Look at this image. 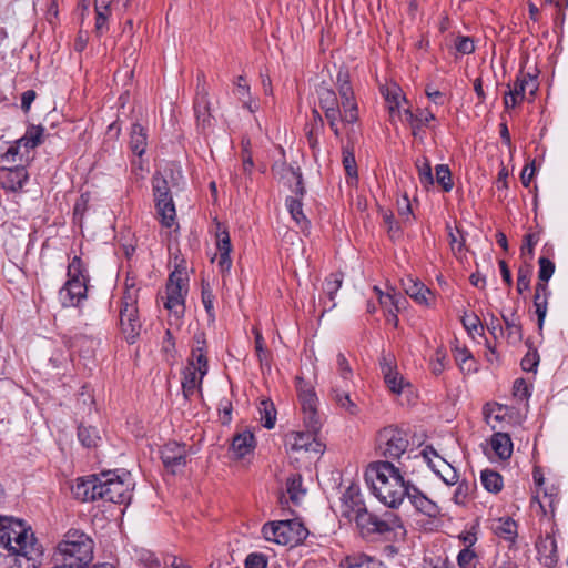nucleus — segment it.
<instances>
[{"label":"nucleus","mask_w":568,"mask_h":568,"mask_svg":"<svg viewBox=\"0 0 568 568\" xmlns=\"http://www.w3.org/2000/svg\"><path fill=\"white\" fill-rule=\"evenodd\" d=\"M532 84V89L530 91V95H535L538 90V83L536 77L531 75L530 73H524L520 72L516 81L514 82V87L511 88L508 84V91L505 92L507 97H510V99L516 98L519 103H521L525 99L527 85Z\"/></svg>","instance_id":"obj_21"},{"label":"nucleus","mask_w":568,"mask_h":568,"mask_svg":"<svg viewBox=\"0 0 568 568\" xmlns=\"http://www.w3.org/2000/svg\"><path fill=\"white\" fill-rule=\"evenodd\" d=\"M408 446L407 434L397 427H384L377 434L376 452L388 462L398 460Z\"/></svg>","instance_id":"obj_6"},{"label":"nucleus","mask_w":568,"mask_h":568,"mask_svg":"<svg viewBox=\"0 0 568 568\" xmlns=\"http://www.w3.org/2000/svg\"><path fill=\"white\" fill-rule=\"evenodd\" d=\"M0 532H32V527L22 518L0 515Z\"/></svg>","instance_id":"obj_33"},{"label":"nucleus","mask_w":568,"mask_h":568,"mask_svg":"<svg viewBox=\"0 0 568 568\" xmlns=\"http://www.w3.org/2000/svg\"><path fill=\"white\" fill-rule=\"evenodd\" d=\"M448 229V237L452 251L455 255H458L463 252L465 246V236L459 229H456V233L452 231V227L447 225Z\"/></svg>","instance_id":"obj_55"},{"label":"nucleus","mask_w":568,"mask_h":568,"mask_svg":"<svg viewBox=\"0 0 568 568\" xmlns=\"http://www.w3.org/2000/svg\"><path fill=\"white\" fill-rule=\"evenodd\" d=\"M44 552L37 535H0V557L4 568H37Z\"/></svg>","instance_id":"obj_2"},{"label":"nucleus","mask_w":568,"mask_h":568,"mask_svg":"<svg viewBox=\"0 0 568 568\" xmlns=\"http://www.w3.org/2000/svg\"><path fill=\"white\" fill-rule=\"evenodd\" d=\"M261 532H310L300 518L267 521Z\"/></svg>","instance_id":"obj_24"},{"label":"nucleus","mask_w":568,"mask_h":568,"mask_svg":"<svg viewBox=\"0 0 568 568\" xmlns=\"http://www.w3.org/2000/svg\"><path fill=\"white\" fill-rule=\"evenodd\" d=\"M481 484L484 488L493 494H497L503 489L504 481L503 477L499 473L491 470V469H485L481 471L480 475Z\"/></svg>","instance_id":"obj_38"},{"label":"nucleus","mask_w":568,"mask_h":568,"mask_svg":"<svg viewBox=\"0 0 568 568\" xmlns=\"http://www.w3.org/2000/svg\"><path fill=\"white\" fill-rule=\"evenodd\" d=\"M416 168L418 171V178L424 186L434 184V176L432 172L430 161L426 158H419L416 160Z\"/></svg>","instance_id":"obj_48"},{"label":"nucleus","mask_w":568,"mask_h":568,"mask_svg":"<svg viewBox=\"0 0 568 568\" xmlns=\"http://www.w3.org/2000/svg\"><path fill=\"white\" fill-rule=\"evenodd\" d=\"M491 532H517L516 521L509 517H498L489 520V527Z\"/></svg>","instance_id":"obj_45"},{"label":"nucleus","mask_w":568,"mask_h":568,"mask_svg":"<svg viewBox=\"0 0 568 568\" xmlns=\"http://www.w3.org/2000/svg\"><path fill=\"white\" fill-rule=\"evenodd\" d=\"M341 568H379L381 564L365 554L346 556L339 564Z\"/></svg>","instance_id":"obj_35"},{"label":"nucleus","mask_w":568,"mask_h":568,"mask_svg":"<svg viewBox=\"0 0 568 568\" xmlns=\"http://www.w3.org/2000/svg\"><path fill=\"white\" fill-rule=\"evenodd\" d=\"M204 376H201L192 367H185L182 378V393L185 400H190L192 396L199 392L201 394L202 382Z\"/></svg>","instance_id":"obj_28"},{"label":"nucleus","mask_w":568,"mask_h":568,"mask_svg":"<svg viewBox=\"0 0 568 568\" xmlns=\"http://www.w3.org/2000/svg\"><path fill=\"white\" fill-rule=\"evenodd\" d=\"M379 365L384 381L389 390L394 394H400L404 388V378L393 365V357L389 355H383L379 361Z\"/></svg>","instance_id":"obj_20"},{"label":"nucleus","mask_w":568,"mask_h":568,"mask_svg":"<svg viewBox=\"0 0 568 568\" xmlns=\"http://www.w3.org/2000/svg\"><path fill=\"white\" fill-rule=\"evenodd\" d=\"M406 497L410 500L413 506L420 513L433 517L437 514V506L429 498H427L418 488L410 485Z\"/></svg>","instance_id":"obj_29"},{"label":"nucleus","mask_w":568,"mask_h":568,"mask_svg":"<svg viewBox=\"0 0 568 568\" xmlns=\"http://www.w3.org/2000/svg\"><path fill=\"white\" fill-rule=\"evenodd\" d=\"M366 480L371 481L374 495L390 508L398 507L410 487L392 462L378 460L369 464Z\"/></svg>","instance_id":"obj_1"},{"label":"nucleus","mask_w":568,"mask_h":568,"mask_svg":"<svg viewBox=\"0 0 568 568\" xmlns=\"http://www.w3.org/2000/svg\"><path fill=\"white\" fill-rule=\"evenodd\" d=\"M258 412L262 425L267 429L274 428L276 423V409L273 402L270 399L261 400Z\"/></svg>","instance_id":"obj_41"},{"label":"nucleus","mask_w":568,"mask_h":568,"mask_svg":"<svg viewBox=\"0 0 568 568\" xmlns=\"http://www.w3.org/2000/svg\"><path fill=\"white\" fill-rule=\"evenodd\" d=\"M152 190H153V196H154L155 203L160 199H163L164 201L173 200L171 191H170L169 182L161 173H155L153 175Z\"/></svg>","instance_id":"obj_39"},{"label":"nucleus","mask_w":568,"mask_h":568,"mask_svg":"<svg viewBox=\"0 0 568 568\" xmlns=\"http://www.w3.org/2000/svg\"><path fill=\"white\" fill-rule=\"evenodd\" d=\"M317 94L320 106L324 111L331 130L337 139H341L342 132L338 122L342 121L344 112L339 99L333 89L323 84L317 89Z\"/></svg>","instance_id":"obj_10"},{"label":"nucleus","mask_w":568,"mask_h":568,"mask_svg":"<svg viewBox=\"0 0 568 568\" xmlns=\"http://www.w3.org/2000/svg\"><path fill=\"white\" fill-rule=\"evenodd\" d=\"M253 334H254V339H255L254 341L255 342V352H256L258 362L261 365H264V364L268 365L270 352L267 351V348L264 345L263 335L257 327L253 328Z\"/></svg>","instance_id":"obj_53"},{"label":"nucleus","mask_w":568,"mask_h":568,"mask_svg":"<svg viewBox=\"0 0 568 568\" xmlns=\"http://www.w3.org/2000/svg\"><path fill=\"white\" fill-rule=\"evenodd\" d=\"M436 182L443 187L445 192L452 191L454 182L452 179V172L446 164H438L435 168Z\"/></svg>","instance_id":"obj_52"},{"label":"nucleus","mask_w":568,"mask_h":568,"mask_svg":"<svg viewBox=\"0 0 568 568\" xmlns=\"http://www.w3.org/2000/svg\"><path fill=\"white\" fill-rule=\"evenodd\" d=\"M337 371L341 377L345 381H348L353 376V371L351 365L343 353L337 354Z\"/></svg>","instance_id":"obj_64"},{"label":"nucleus","mask_w":568,"mask_h":568,"mask_svg":"<svg viewBox=\"0 0 568 568\" xmlns=\"http://www.w3.org/2000/svg\"><path fill=\"white\" fill-rule=\"evenodd\" d=\"M286 488L290 495V499L294 504H298L301 496L305 494V489L302 488V476L300 474H294L288 477L286 481Z\"/></svg>","instance_id":"obj_49"},{"label":"nucleus","mask_w":568,"mask_h":568,"mask_svg":"<svg viewBox=\"0 0 568 568\" xmlns=\"http://www.w3.org/2000/svg\"><path fill=\"white\" fill-rule=\"evenodd\" d=\"M336 87L339 94L341 106L344 115L342 122L353 124L358 120V106L355 100L354 90L351 84V75L347 68H339L336 75Z\"/></svg>","instance_id":"obj_8"},{"label":"nucleus","mask_w":568,"mask_h":568,"mask_svg":"<svg viewBox=\"0 0 568 568\" xmlns=\"http://www.w3.org/2000/svg\"><path fill=\"white\" fill-rule=\"evenodd\" d=\"M489 444L494 454L500 460H507L511 457L513 442L509 434L497 432L490 437Z\"/></svg>","instance_id":"obj_30"},{"label":"nucleus","mask_w":568,"mask_h":568,"mask_svg":"<svg viewBox=\"0 0 568 568\" xmlns=\"http://www.w3.org/2000/svg\"><path fill=\"white\" fill-rule=\"evenodd\" d=\"M100 485V500L128 505L132 499L134 483L130 473H101Z\"/></svg>","instance_id":"obj_5"},{"label":"nucleus","mask_w":568,"mask_h":568,"mask_svg":"<svg viewBox=\"0 0 568 568\" xmlns=\"http://www.w3.org/2000/svg\"><path fill=\"white\" fill-rule=\"evenodd\" d=\"M286 206H287V210H288L290 214L292 215L293 220L298 225H303V224L307 225L308 224V221L306 220V217L303 213V203H302L301 199L288 196L286 199Z\"/></svg>","instance_id":"obj_47"},{"label":"nucleus","mask_w":568,"mask_h":568,"mask_svg":"<svg viewBox=\"0 0 568 568\" xmlns=\"http://www.w3.org/2000/svg\"><path fill=\"white\" fill-rule=\"evenodd\" d=\"M343 284V274L339 272L329 274L324 282V293L328 296L329 301H334L336 293Z\"/></svg>","instance_id":"obj_51"},{"label":"nucleus","mask_w":568,"mask_h":568,"mask_svg":"<svg viewBox=\"0 0 568 568\" xmlns=\"http://www.w3.org/2000/svg\"><path fill=\"white\" fill-rule=\"evenodd\" d=\"M357 504L364 505L358 490L354 487H349L342 496V516L352 518V513L354 508H357Z\"/></svg>","instance_id":"obj_36"},{"label":"nucleus","mask_w":568,"mask_h":568,"mask_svg":"<svg viewBox=\"0 0 568 568\" xmlns=\"http://www.w3.org/2000/svg\"><path fill=\"white\" fill-rule=\"evenodd\" d=\"M297 381L298 399L302 407L304 425L310 429H320L322 423L317 410L318 398L313 388L304 384L302 378Z\"/></svg>","instance_id":"obj_11"},{"label":"nucleus","mask_w":568,"mask_h":568,"mask_svg":"<svg viewBox=\"0 0 568 568\" xmlns=\"http://www.w3.org/2000/svg\"><path fill=\"white\" fill-rule=\"evenodd\" d=\"M550 295V291L548 288V284L546 283H537L535 286L534 294V306L535 313L538 320V329L542 331L545 318L548 310V297Z\"/></svg>","instance_id":"obj_25"},{"label":"nucleus","mask_w":568,"mask_h":568,"mask_svg":"<svg viewBox=\"0 0 568 568\" xmlns=\"http://www.w3.org/2000/svg\"><path fill=\"white\" fill-rule=\"evenodd\" d=\"M404 286L406 294L410 296L415 302L426 306L429 305L432 292L423 283L409 278L407 283L404 284Z\"/></svg>","instance_id":"obj_31"},{"label":"nucleus","mask_w":568,"mask_h":568,"mask_svg":"<svg viewBox=\"0 0 568 568\" xmlns=\"http://www.w3.org/2000/svg\"><path fill=\"white\" fill-rule=\"evenodd\" d=\"M539 271H538V282L537 283H546L551 278L555 272V263L550 261L548 257L541 256L538 260Z\"/></svg>","instance_id":"obj_54"},{"label":"nucleus","mask_w":568,"mask_h":568,"mask_svg":"<svg viewBox=\"0 0 568 568\" xmlns=\"http://www.w3.org/2000/svg\"><path fill=\"white\" fill-rule=\"evenodd\" d=\"M58 542L54 558L61 561L57 567L85 568L93 560L94 541L89 535H65Z\"/></svg>","instance_id":"obj_3"},{"label":"nucleus","mask_w":568,"mask_h":568,"mask_svg":"<svg viewBox=\"0 0 568 568\" xmlns=\"http://www.w3.org/2000/svg\"><path fill=\"white\" fill-rule=\"evenodd\" d=\"M78 438L87 448L97 447L101 440L100 432L97 427L81 424L78 428Z\"/></svg>","instance_id":"obj_40"},{"label":"nucleus","mask_w":568,"mask_h":568,"mask_svg":"<svg viewBox=\"0 0 568 568\" xmlns=\"http://www.w3.org/2000/svg\"><path fill=\"white\" fill-rule=\"evenodd\" d=\"M267 562V556H265L264 554L252 552L246 557L244 561V568H266Z\"/></svg>","instance_id":"obj_59"},{"label":"nucleus","mask_w":568,"mask_h":568,"mask_svg":"<svg viewBox=\"0 0 568 568\" xmlns=\"http://www.w3.org/2000/svg\"><path fill=\"white\" fill-rule=\"evenodd\" d=\"M348 519L354 520L362 531L383 532V530H378V516L369 513L365 505L357 504V508H354L352 513V518Z\"/></svg>","instance_id":"obj_23"},{"label":"nucleus","mask_w":568,"mask_h":568,"mask_svg":"<svg viewBox=\"0 0 568 568\" xmlns=\"http://www.w3.org/2000/svg\"><path fill=\"white\" fill-rule=\"evenodd\" d=\"M385 99L388 103V108L390 112H394L396 109H399L400 101H406V98L400 94V90L395 88L393 90H388Z\"/></svg>","instance_id":"obj_63"},{"label":"nucleus","mask_w":568,"mask_h":568,"mask_svg":"<svg viewBox=\"0 0 568 568\" xmlns=\"http://www.w3.org/2000/svg\"><path fill=\"white\" fill-rule=\"evenodd\" d=\"M196 129L202 134H207L214 125V116L211 113V103L204 75H197L196 97L193 103Z\"/></svg>","instance_id":"obj_9"},{"label":"nucleus","mask_w":568,"mask_h":568,"mask_svg":"<svg viewBox=\"0 0 568 568\" xmlns=\"http://www.w3.org/2000/svg\"><path fill=\"white\" fill-rule=\"evenodd\" d=\"M88 286L84 281L68 280L59 291V300L63 307L79 306L87 298Z\"/></svg>","instance_id":"obj_15"},{"label":"nucleus","mask_w":568,"mask_h":568,"mask_svg":"<svg viewBox=\"0 0 568 568\" xmlns=\"http://www.w3.org/2000/svg\"><path fill=\"white\" fill-rule=\"evenodd\" d=\"M68 280H79L88 283L87 268L79 256H74L68 266Z\"/></svg>","instance_id":"obj_50"},{"label":"nucleus","mask_w":568,"mask_h":568,"mask_svg":"<svg viewBox=\"0 0 568 568\" xmlns=\"http://www.w3.org/2000/svg\"><path fill=\"white\" fill-rule=\"evenodd\" d=\"M216 247L220 253L219 266L221 271L230 270L232 265V260L230 256L232 252V244L229 232L226 231V229L222 227L221 223H217Z\"/></svg>","instance_id":"obj_22"},{"label":"nucleus","mask_w":568,"mask_h":568,"mask_svg":"<svg viewBox=\"0 0 568 568\" xmlns=\"http://www.w3.org/2000/svg\"><path fill=\"white\" fill-rule=\"evenodd\" d=\"M189 278L184 271L175 270L168 278L165 287L164 307L172 312L176 318H181L185 310V296L187 294Z\"/></svg>","instance_id":"obj_7"},{"label":"nucleus","mask_w":568,"mask_h":568,"mask_svg":"<svg viewBox=\"0 0 568 568\" xmlns=\"http://www.w3.org/2000/svg\"><path fill=\"white\" fill-rule=\"evenodd\" d=\"M155 209L161 224L165 227H171L176 217V210L173 200L164 201L163 199H160L155 203Z\"/></svg>","instance_id":"obj_34"},{"label":"nucleus","mask_w":568,"mask_h":568,"mask_svg":"<svg viewBox=\"0 0 568 568\" xmlns=\"http://www.w3.org/2000/svg\"><path fill=\"white\" fill-rule=\"evenodd\" d=\"M501 320L505 324L504 334L506 333V339L509 344H519L523 339V326L519 315L516 311L510 314L501 313Z\"/></svg>","instance_id":"obj_26"},{"label":"nucleus","mask_w":568,"mask_h":568,"mask_svg":"<svg viewBox=\"0 0 568 568\" xmlns=\"http://www.w3.org/2000/svg\"><path fill=\"white\" fill-rule=\"evenodd\" d=\"M232 402L229 398H222L219 404V415L223 425H227L232 420Z\"/></svg>","instance_id":"obj_60"},{"label":"nucleus","mask_w":568,"mask_h":568,"mask_svg":"<svg viewBox=\"0 0 568 568\" xmlns=\"http://www.w3.org/2000/svg\"><path fill=\"white\" fill-rule=\"evenodd\" d=\"M403 528V523L396 513L387 510L382 516H378V530L389 532Z\"/></svg>","instance_id":"obj_43"},{"label":"nucleus","mask_w":568,"mask_h":568,"mask_svg":"<svg viewBox=\"0 0 568 568\" xmlns=\"http://www.w3.org/2000/svg\"><path fill=\"white\" fill-rule=\"evenodd\" d=\"M28 172L24 166L2 168L0 170V184L10 192L20 191L28 181Z\"/></svg>","instance_id":"obj_18"},{"label":"nucleus","mask_w":568,"mask_h":568,"mask_svg":"<svg viewBox=\"0 0 568 568\" xmlns=\"http://www.w3.org/2000/svg\"><path fill=\"white\" fill-rule=\"evenodd\" d=\"M530 265L520 266L517 274V291L519 294H523L530 288Z\"/></svg>","instance_id":"obj_56"},{"label":"nucleus","mask_w":568,"mask_h":568,"mask_svg":"<svg viewBox=\"0 0 568 568\" xmlns=\"http://www.w3.org/2000/svg\"><path fill=\"white\" fill-rule=\"evenodd\" d=\"M255 444L254 434L250 430H244L233 437L230 449L236 458H243L254 450Z\"/></svg>","instance_id":"obj_27"},{"label":"nucleus","mask_w":568,"mask_h":568,"mask_svg":"<svg viewBox=\"0 0 568 568\" xmlns=\"http://www.w3.org/2000/svg\"><path fill=\"white\" fill-rule=\"evenodd\" d=\"M193 342L194 344L186 367H192L195 372L201 374V376H205L209 371L205 333L199 332L194 334Z\"/></svg>","instance_id":"obj_14"},{"label":"nucleus","mask_w":568,"mask_h":568,"mask_svg":"<svg viewBox=\"0 0 568 568\" xmlns=\"http://www.w3.org/2000/svg\"><path fill=\"white\" fill-rule=\"evenodd\" d=\"M161 459L168 471L175 475L186 466L187 449L185 444L169 442L161 448Z\"/></svg>","instance_id":"obj_13"},{"label":"nucleus","mask_w":568,"mask_h":568,"mask_svg":"<svg viewBox=\"0 0 568 568\" xmlns=\"http://www.w3.org/2000/svg\"><path fill=\"white\" fill-rule=\"evenodd\" d=\"M271 170L274 176L291 185L292 179L297 174L300 168L294 169L293 166L287 165L285 161H282L274 163Z\"/></svg>","instance_id":"obj_46"},{"label":"nucleus","mask_w":568,"mask_h":568,"mask_svg":"<svg viewBox=\"0 0 568 568\" xmlns=\"http://www.w3.org/2000/svg\"><path fill=\"white\" fill-rule=\"evenodd\" d=\"M148 145V133L146 129L142 126L140 123H133L130 131V141L129 146L134 155L139 158V160L132 161V166H138L139 169H143V160L142 155L145 153Z\"/></svg>","instance_id":"obj_19"},{"label":"nucleus","mask_w":568,"mask_h":568,"mask_svg":"<svg viewBox=\"0 0 568 568\" xmlns=\"http://www.w3.org/2000/svg\"><path fill=\"white\" fill-rule=\"evenodd\" d=\"M139 290L126 283L120 305V328L129 344L135 343L140 336L142 322L139 316Z\"/></svg>","instance_id":"obj_4"},{"label":"nucleus","mask_w":568,"mask_h":568,"mask_svg":"<svg viewBox=\"0 0 568 568\" xmlns=\"http://www.w3.org/2000/svg\"><path fill=\"white\" fill-rule=\"evenodd\" d=\"M535 546L537 559L542 566L554 568L558 564L559 555L555 535H539Z\"/></svg>","instance_id":"obj_16"},{"label":"nucleus","mask_w":568,"mask_h":568,"mask_svg":"<svg viewBox=\"0 0 568 568\" xmlns=\"http://www.w3.org/2000/svg\"><path fill=\"white\" fill-rule=\"evenodd\" d=\"M45 129L42 125H28L26 133L19 139L27 151L34 150L43 142Z\"/></svg>","instance_id":"obj_32"},{"label":"nucleus","mask_w":568,"mask_h":568,"mask_svg":"<svg viewBox=\"0 0 568 568\" xmlns=\"http://www.w3.org/2000/svg\"><path fill=\"white\" fill-rule=\"evenodd\" d=\"M308 535H272L265 536V539L270 542L277 544L280 546L287 547L292 549L294 547L301 546L305 542Z\"/></svg>","instance_id":"obj_44"},{"label":"nucleus","mask_w":568,"mask_h":568,"mask_svg":"<svg viewBox=\"0 0 568 568\" xmlns=\"http://www.w3.org/2000/svg\"><path fill=\"white\" fill-rule=\"evenodd\" d=\"M455 48L462 54H470L475 51V43L471 38L459 36L455 41Z\"/></svg>","instance_id":"obj_61"},{"label":"nucleus","mask_w":568,"mask_h":568,"mask_svg":"<svg viewBox=\"0 0 568 568\" xmlns=\"http://www.w3.org/2000/svg\"><path fill=\"white\" fill-rule=\"evenodd\" d=\"M402 301H405V298L402 296H397L396 294L379 292L378 302H379V305L382 306V308L385 311V313L388 312L389 307L394 308V307L400 305Z\"/></svg>","instance_id":"obj_58"},{"label":"nucleus","mask_w":568,"mask_h":568,"mask_svg":"<svg viewBox=\"0 0 568 568\" xmlns=\"http://www.w3.org/2000/svg\"><path fill=\"white\" fill-rule=\"evenodd\" d=\"M462 323L465 329L470 334H473L474 332H478V328L483 329L480 318L474 313L469 315L465 314L462 317Z\"/></svg>","instance_id":"obj_62"},{"label":"nucleus","mask_w":568,"mask_h":568,"mask_svg":"<svg viewBox=\"0 0 568 568\" xmlns=\"http://www.w3.org/2000/svg\"><path fill=\"white\" fill-rule=\"evenodd\" d=\"M318 430L307 428L306 432H290L285 435V447L292 452L304 450L322 454L324 446L315 438Z\"/></svg>","instance_id":"obj_12"},{"label":"nucleus","mask_w":568,"mask_h":568,"mask_svg":"<svg viewBox=\"0 0 568 568\" xmlns=\"http://www.w3.org/2000/svg\"><path fill=\"white\" fill-rule=\"evenodd\" d=\"M100 474L90 475L85 478H79L74 486H72L73 496L81 501H95L100 500Z\"/></svg>","instance_id":"obj_17"},{"label":"nucleus","mask_w":568,"mask_h":568,"mask_svg":"<svg viewBox=\"0 0 568 568\" xmlns=\"http://www.w3.org/2000/svg\"><path fill=\"white\" fill-rule=\"evenodd\" d=\"M332 399L338 407L345 409L348 414L357 415L358 406L351 399L347 390L334 387L332 389Z\"/></svg>","instance_id":"obj_37"},{"label":"nucleus","mask_w":568,"mask_h":568,"mask_svg":"<svg viewBox=\"0 0 568 568\" xmlns=\"http://www.w3.org/2000/svg\"><path fill=\"white\" fill-rule=\"evenodd\" d=\"M342 155H343L342 163H343V166H344L347 178L351 180L357 181L358 171H357V163L355 160L353 148H349L348 145L343 146Z\"/></svg>","instance_id":"obj_42"},{"label":"nucleus","mask_w":568,"mask_h":568,"mask_svg":"<svg viewBox=\"0 0 568 568\" xmlns=\"http://www.w3.org/2000/svg\"><path fill=\"white\" fill-rule=\"evenodd\" d=\"M532 479L535 485L537 486V497L539 496L540 491H544V498H548V505L549 507L552 506L554 496L552 494H548L546 489L542 488L545 483L544 473L539 467H535L532 470Z\"/></svg>","instance_id":"obj_57"}]
</instances>
